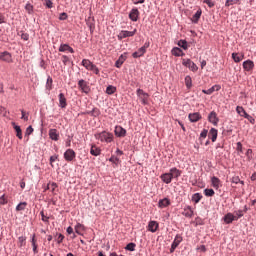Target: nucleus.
Returning <instances> with one entry per match:
<instances>
[{
	"label": "nucleus",
	"mask_w": 256,
	"mask_h": 256,
	"mask_svg": "<svg viewBox=\"0 0 256 256\" xmlns=\"http://www.w3.org/2000/svg\"><path fill=\"white\" fill-rule=\"evenodd\" d=\"M126 60H127V53L120 55V57L118 58V60L115 63V67H117L119 69L121 67V65H123V63H125Z\"/></svg>",
	"instance_id": "nucleus-21"
},
{
	"label": "nucleus",
	"mask_w": 256,
	"mask_h": 256,
	"mask_svg": "<svg viewBox=\"0 0 256 256\" xmlns=\"http://www.w3.org/2000/svg\"><path fill=\"white\" fill-rule=\"evenodd\" d=\"M12 125L16 131V136L18 137V139H23V132L21 130V126H17L15 122H12Z\"/></svg>",
	"instance_id": "nucleus-29"
},
{
	"label": "nucleus",
	"mask_w": 256,
	"mask_h": 256,
	"mask_svg": "<svg viewBox=\"0 0 256 256\" xmlns=\"http://www.w3.org/2000/svg\"><path fill=\"white\" fill-rule=\"evenodd\" d=\"M232 59L235 63H241V61H243V55H239L238 53H232Z\"/></svg>",
	"instance_id": "nucleus-34"
},
{
	"label": "nucleus",
	"mask_w": 256,
	"mask_h": 256,
	"mask_svg": "<svg viewBox=\"0 0 256 256\" xmlns=\"http://www.w3.org/2000/svg\"><path fill=\"white\" fill-rule=\"evenodd\" d=\"M253 67H255V64L251 60H246L243 62V68L245 71H253Z\"/></svg>",
	"instance_id": "nucleus-22"
},
{
	"label": "nucleus",
	"mask_w": 256,
	"mask_h": 256,
	"mask_svg": "<svg viewBox=\"0 0 256 256\" xmlns=\"http://www.w3.org/2000/svg\"><path fill=\"white\" fill-rule=\"evenodd\" d=\"M188 119L189 121H191V123H197V121H200L201 119V114H199L198 112L189 114Z\"/></svg>",
	"instance_id": "nucleus-19"
},
{
	"label": "nucleus",
	"mask_w": 256,
	"mask_h": 256,
	"mask_svg": "<svg viewBox=\"0 0 256 256\" xmlns=\"http://www.w3.org/2000/svg\"><path fill=\"white\" fill-rule=\"evenodd\" d=\"M159 229V224L156 221H150L148 224V231L155 233Z\"/></svg>",
	"instance_id": "nucleus-23"
},
{
	"label": "nucleus",
	"mask_w": 256,
	"mask_h": 256,
	"mask_svg": "<svg viewBox=\"0 0 256 256\" xmlns=\"http://www.w3.org/2000/svg\"><path fill=\"white\" fill-rule=\"evenodd\" d=\"M27 208V202H21L16 206V211H25Z\"/></svg>",
	"instance_id": "nucleus-38"
},
{
	"label": "nucleus",
	"mask_w": 256,
	"mask_h": 256,
	"mask_svg": "<svg viewBox=\"0 0 256 256\" xmlns=\"http://www.w3.org/2000/svg\"><path fill=\"white\" fill-rule=\"evenodd\" d=\"M183 241V237H181V235H176L175 239L171 245L170 248V253H175V250L179 247V245L181 244V242Z\"/></svg>",
	"instance_id": "nucleus-7"
},
{
	"label": "nucleus",
	"mask_w": 256,
	"mask_h": 256,
	"mask_svg": "<svg viewBox=\"0 0 256 256\" xmlns=\"http://www.w3.org/2000/svg\"><path fill=\"white\" fill-rule=\"evenodd\" d=\"M204 195L206 197H213V195H215V190H213V189H205L204 190Z\"/></svg>",
	"instance_id": "nucleus-42"
},
{
	"label": "nucleus",
	"mask_w": 256,
	"mask_h": 256,
	"mask_svg": "<svg viewBox=\"0 0 256 256\" xmlns=\"http://www.w3.org/2000/svg\"><path fill=\"white\" fill-rule=\"evenodd\" d=\"M101 115V111L98 108H93L91 110V117H99Z\"/></svg>",
	"instance_id": "nucleus-43"
},
{
	"label": "nucleus",
	"mask_w": 256,
	"mask_h": 256,
	"mask_svg": "<svg viewBox=\"0 0 256 256\" xmlns=\"http://www.w3.org/2000/svg\"><path fill=\"white\" fill-rule=\"evenodd\" d=\"M21 39H23V41H29V34H27V33H22Z\"/></svg>",
	"instance_id": "nucleus-59"
},
{
	"label": "nucleus",
	"mask_w": 256,
	"mask_h": 256,
	"mask_svg": "<svg viewBox=\"0 0 256 256\" xmlns=\"http://www.w3.org/2000/svg\"><path fill=\"white\" fill-rule=\"evenodd\" d=\"M75 157H76V154H75V151L73 149H68L64 153L65 161H73V159H75Z\"/></svg>",
	"instance_id": "nucleus-12"
},
{
	"label": "nucleus",
	"mask_w": 256,
	"mask_h": 256,
	"mask_svg": "<svg viewBox=\"0 0 256 256\" xmlns=\"http://www.w3.org/2000/svg\"><path fill=\"white\" fill-rule=\"evenodd\" d=\"M139 15H140L139 9L133 8V9L130 11V13H129V19H130V21H134V22L139 21Z\"/></svg>",
	"instance_id": "nucleus-10"
},
{
	"label": "nucleus",
	"mask_w": 256,
	"mask_h": 256,
	"mask_svg": "<svg viewBox=\"0 0 256 256\" xmlns=\"http://www.w3.org/2000/svg\"><path fill=\"white\" fill-rule=\"evenodd\" d=\"M95 138L98 141H101L102 143H111V141H113V134L109 133V132H101L98 134H95Z\"/></svg>",
	"instance_id": "nucleus-1"
},
{
	"label": "nucleus",
	"mask_w": 256,
	"mask_h": 256,
	"mask_svg": "<svg viewBox=\"0 0 256 256\" xmlns=\"http://www.w3.org/2000/svg\"><path fill=\"white\" fill-rule=\"evenodd\" d=\"M21 113H22L21 119H23L24 121H29V113L25 112V110H21Z\"/></svg>",
	"instance_id": "nucleus-47"
},
{
	"label": "nucleus",
	"mask_w": 256,
	"mask_h": 256,
	"mask_svg": "<svg viewBox=\"0 0 256 256\" xmlns=\"http://www.w3.org/2000/svg\"><path fill=\"white\" fill-rule=\"evenodd\" d=\"M49 137L52 141H59V133H57V129H50Z\"/></svg>",
	"instance_id": "nucleus-27"
},
{
	"label": "nucleus",
	"mask_w": 256,
	"mask_h": 256,
	"mask_svg": "<svg viewBox=\"0 0 256 256\" xmlns=\"http://www.w3.org/2000/svg\"><path fill=\"white\" fill-rule=\"evenodd\" d=\"M178 46L181 47L182 49H184V51H187V49H189V45L187 44V41H185V40H180L178 42Z\"/></svg>",
	"instance_id": "nucleus-39"
},
{
	"label": "nucleus",
	"mask_w": 256,
	"mask_h": 256,
	"mask_svg": "<svg viewBox=\"0 0 256 256\" xmlns=\"http://www.w3.org/2000/svg\"><path fill=\"white\" fill-rule=\"evenodd\" d=\"M169 173L172 179H179V177H181V170L177 169L176 167L171 168Z\"/></svg>",
	"instance_id": "nucleus-17"
},
{
	"label": "nucleus",
	"mask_w": 256,
	"mask_h": 256,
	"mask_svg": "<svg viewBox=\"0 0 256 256\" xmlns=\"http://www.w3.org/2000/svg\"><path fill=\"white\" fill-rule=\"evenodd\" d=\"M114 133H115L116 137H125V135H127V130H125L121 126H116Z\"/></svg>",
	"instance_id": "nucleus-14"
},
{
	"label": "nucleus",
	"mask_w": 256,
	"mask_h": 256,
	"mask_svg": "<svg viewBox=\"0 0 256 256\" xmlns=\"http://www.w3.org/2000/svg\"><path fill=\"white\" fill-rule=\"evenodd\" d=\"M211 183L214 189H219V187H221V180H219V178H217L216 176H213L211 178Z\"/></svg>",
	"instance_id": "nucleus-28"
},
{
	"label": "nucleus",
	"mask_w": 256,
	"mask_h": 256,
	"mask_svg": "<svg viewBox=\"0 0 256 256\" xmlns=\"http://www.w3.org/2000/svg\"><path fill=\"white\" fill-rule=\"evenodd\" d=\"M217 135H218L217 129L211 128L208 133V137L209 139H211L212 143H215V141H217Z\"/></svg>",
	"instance_id": "nucleus-18"
},
{
	"label": "nucleus",
	"mask_w": 256,
	"mask_h": 256,
	"mask_svg": "<svg viewBox=\"0 0 256 256\" xmlns=\"http://www.w3.org/2000/svg\"><path fill=\"white\" fill-rule=\"evenodd\" d=\"M26 241H27V237H25V236H20V237L18 238V246H19V247H25Z\"/></svg>",
	"instance_id": "nucleus-37"
},
{
	"label": "nucleus",
	"mask_w": 256,
	"mask_h": 256,
	"mask_svg": "<svg viewBox=\"0 0 256 256\" xmlns=\"http://www.w3.org/2000/svg\"><path fill=\"white\" fill-rule=\"evenodd\" d=\"M208 121L209 123H212V125L217 127V125L219 124V117H217V112H210V114L208 115Z\"/></svg>",
	"instance_id": "nucleus-9"
},
{
	"label": "nucleus",
	"mask_w": 256,
	"mask_h": 256,
	"mask_svg": "<svg viewBox=\"0 0 256 256\" xmlns=\"http://www.w3.org/2000/svg\"><path fill=\"white\" fill-rule=\"evenodd\" d=\"M185 85L187 89H191V87H193V80L191 79V76L185 77Z\"/></svg>",
	"instance_id": "nucleus-35"
},
{
	"label": "nucleus",
	"mask_w": 256,
	"mask_h": 256,
	"mask_svg": "<svg viewBox=\"0 0 256 256\" xmlns=\"http://www.w3.org/2000/svg\"><path fill=\"white\" fill-rule=\"evenodd\" d=\"M63 239H65V236L63 234H59L57 238V243L59 244L63 243Z\"/></svg>",
	"instance_id": "nucleus-56"
},
{
	"label": "nucleus",
	"mask_w": 256,
	"mask_h": 256,
	"mask_svg": "<svg viewBox=\"0 0 256 256\" xmlns=\"http://www.w3.org/2000/svg\"><path fill=\"white\" fill-rule=\"evenodd\" d=\"M8 203V198L5 194H3L1 197H0V205H7Z\"/></svg>",
	"instance_id": "nucleus-45"
},
{
	"label": "nucleus",
	"mask_w": 256,
	"mask_h": 256,
	"mask_svg": "<svg viewBox=\"0 0 256 256\" xmlns=\"http://www.w3.org/2000/svg\"><path fill=\"white\" fill-rule=\"evenodd\" d=\"M0 61H5L6 63H11V61H13L11 53H9L7 51L0 52Z\"/></svg>",
	"instance_id": "nucleus-11"
},
{
	"label": "nucleus",
	"mask_w": 256,
	"mask_h": 256,
	"mask_svg": "<svg viewBox=\"0 0 256 256\" xmlns=\"http://www.w3.org/2000/svg\"><path fill=\"white\" fill-rule=\"evenodd\" d=\"M48 189H50L51 193H55V189H57V183H48Z\"/></svg>",
	"instance_id": "nucleus-44"
},
{
	"label": "nucleus",
	"mask_w": 256,
	"mask_h": 256,
	"mask_svg": "<svg viewBox=\"0 0 256 256\" xmlns=\"http://www.w3.org/2000/svg\"><path fill=\"white\" fill-rule=\"evenodd\" d=\"M160 179L163 181V183H166L167 185H169V183L173 181V178L171 177L170 172L162 174L160 176Z\"/></svg>",
	"instance_id": "nucleus-20"
},
{
	"label": "nucleus",
	"mask_w": 256,
	"mask_h": 256,
	"mask_svg": "<svg viewBox=\"0 0 256 256\" xmlns=\"http://www.w3.org/2000/svg\"><path fill=\"white\" fill-rule=\"evenodd\" d=\"M33 133V126H29L27 129H26V132H25V135L29 136Z\"/></svg>",
	"instance_id": "nucleus-55"
},
{
	"label": "nucleus",
	"mask_w": 256,
	"mask_h": 256,
	"mask_svg": "<svg viewBox=\"0 0 256 256\" xmlns=\"http://www.w3.org/2000/svg\"><path fill=\"white\" fill-rule=\"evenodd\" d=\"M182 215H184V217H189V218L193 217V209H191V206L184 208Z\"/></svg>",
	"instance_id": "nucleus-31"
},
{
	"label": "nucleus",
	"mask_w": 256,
	"mask_h": 256,
	"mask_svg": "<svg viewBox=\"0 0 256 256\" xmlns=\"http://www.w3.org/2000/svg\"><path fill=\"white\" fill-rule=\"evenodd\" d=\"M46 89L48 91H51V89H53V78H51V76H48L47 78Z\"/></svg>",
	"instance_id": "nucleus-36"
},
{
	"label": "nucleus",
	"mask_w": 256,
	"mask_h": 256,
	"mask_svg": "<svg viewBox=\"0 0 256 256\" xmlns=\"http://www.w3.org/2000/svg\"><path fill=\"white\" fill-rule=\"evenodd\" d=\"M90 153L94 157H99V155H101V148L97 147V145H92L90 149Z\"/></svg>",
	"instance_id": "nucleus-26"
},
{
	"label": "nucleus",
	"mask_w": 256,
	"mask_h": 256,
	"mask_svg": "<svg viewBox=\"0 0 256 256\" xmlns=\"http://www.w3.org/2000/svg\"><path fill=\"white\" fill-rule=\"evenodd\" d=\"M62 63H64L65 65H67V63H69V57L66 55L62 56Z\"/></svg>",
	"instance_id": "nucleus-58"
},
{
	"label": "nucleus",
	"mask_w": 256,
	"mask_h": 256,
	"mask_svg": "<svg viewBox=\"0 0 256 256\" xmlns=\"http://www.w3.org/2000/svg\"><path fill=\"white\" fill-rule=\"evenodd\" d=\"M32 247H33V253L34 255H37V253H39V250L37 249V244H32Z\"/></svg>",
	"instance_id": "nucleus-62"
},
{
	"label": "nucleus",
	"mask_w": 256,
	"mask_h": 256,
	"mask_svg": "<svg viewBox=\"0 0 256 256\" xmlns=\"http://www.w3.org/2000/svg\"><path fill=\"white\" fill-rule=\"evenodd\" d=\"M169 205H171L169 198H164L158 202V207H160V209H165V207H169Z\"/></svg>",
	"instance_id": "nucleus-24"
},
{
	"label": "nucleus",
	"mask_w": 256,
	"mask_h": 256,
	"mask_svg": "<svg viewBox=\"0 0 256 256\" xmlns=\"http://www.w3.org/2000/svg\"><path fill=\"white\" fill-rule=\"evenodd\" d=\"M78 87L82 93H85L86 95L91 91V88L89 87V83L87 81L81 79L78 81Z\"/></svg>",
	"instance_id": "nucleus-6"
},
{
	"label": "nucleus",
	"mask_w": 256,
	"mask_h": 256,
	"mask_svg": "<svg viewBox=\"0 0 256 256\" xmlns=\"http://www.w3.org/2000/svg\"><path fill=\"white\" fill-rule=\"evenodd\" d=\"M237 151H243V144H241V142L237 143Z\"/></svg>",
	"instance_id": "nucleus-63"
},
{
	"label": "nucleus",
	"mask_w": 256,
	"mask_h": 256,
	"mask_svg": "<svg viewBox=\"0 0 256 256\" xmlns=\"http://www.w3.org/2000/svg\"><path fill=\"white\" fill-rule=\"evenodd\" d=\"M137 33V29H134V31H127V30H122L118 34V39L119 41H122V39H126V37H133Z\"/></svg>",
	"instance_id": "nucleus-8"
},
{
	"label": "nucleus",
	"mask_w": 256,
	"mask_h": 256,
	"mask_svg": "<svg viewBox=\"0 0 256 256\" xmlns=\"http://www.w3.org/2000/svg\"><path fill=\"white\" fill-rule=\"evenodd\" d=\"M58 51L60 53H66V51H69V53H75V50L69 44H61Z\"/></svg>",
	"instance_id": "nucleus-15"
},
{
	"label": "nucleus",
	"mask_w": 256,
	"mask_h": 256,
	"mask_svg": "<svg viewBox=\"0 0 256 256\" xmlns=\"http://www.w3.org/2000/svg\"><path fill=\"white\" fill-rule=\"evenodd\" d=\"M59 99V107H61V109H65L67 107V98H65V94L60 93L58 96Z\"/></svg>",
	"instance_id": "nucleus-16"
},
{
	"label": "nucleus",
	"mask_w": 256,
	"mask_h": 256,
	"mask_svg": "<svg viewBox=\"0 0 256 256\" xmlns=\"http://www.w3.org/2000/svg\"><path fill=\"white\" fill-rule=\"evenodd\" d=\"M82 66L85 67V69H87V71H93V73H95V75H99V68L97 67V65L93 64V62H91V60L83 59Z\"/></svg>",
	"instance_id": "nucleus-2"
},
{
	"label": "nucleus",
	"mask_w": 256,
	"mask_h": 256,
	"mask_svg": "<svg viewBox=\"0 0 256 256\" xmlns=\"http://www.w3.org/2000/svg\"><path fill=\"white\" fill-rule=\"evenodd\" d=\"M201 10H198L191 18L192 23H199V19H201Z\"/></svg>",
	"instance_id": "nucleus-33"
},
{
	"label": "nucleus",
	"mask_w": 256,
	"mask_h": 256,
	"mask_svg": "<svg viewBox=\"0 0 256 256\" xmlns=\"http://www.w3.org/2000/svg\"><path fill=\"white\" fill-rule=\"evenodd\" d=\"M67 17H68L67 13L64 12V13L60 14L59 19H60V21H65L67 19Z\"/></svg>",
	"instance_id": "nucleus-57"
},
{
	"label": "nucleus",
	"mask_w": 256,
	"mask_h": 256,
	"mask_svg": "<svg viewBox=\"0 0 256 256\" xmlns=\"http://www.w3.org/2000/svg\"><path fill=\"white\" fill-rule=\"evenodd\" d=\"M46 7H48V9H53V2L51 0H46Z\"/></svg>",
	"instance_id": "nucleus-61"
},
{
	"label": "nucleus",
	"mask_w": 256,
	"mask_h": 256,
	"mask_svg": "<svg viewBox=\"0 0 256 256\" xmlns=\"http://www.w3.org/2000/svg\"><path fill=\"white\" fill-rule=\"evenodd\" d=\"M215 91H221V85H214L208 90H202V93H204L205 95H213Z\"/></svg>",
	"instance_id": "nucleus-13"
},
{
	"label": "nucleus",
	"mask_w": 256,
	"mask_h": 256,
	"mask_svg": "<svg viewBox=\"0 0 256 256\" xmlns=\"http://www.w3.org/2000/svg\"><path fill=\"white\" fill-rule=\"evenodd\" d=\"M40 215H41L42 221H44V223H49V217H47V216L45 215V212L41 211V212H40Z\"/></svg>",
	"instance_id": "nucleus-49"
},
{
	"label": "nucleus",
	"mask_w": 256,
	"mask_h": 256,
	"mask_svg": "<svg viewBox=\"0 0 256 256\" xmlns=\"http://www.w3.org/2000/svg\"><path fill=\"white\" fill-rule=\"evenodd\" d=\"M59 159V156L58 155H53L50 157V165L51 167H53V163H55V161Z\"/></svg>",
	"instance_id": "nucleus-50"
},
{
	"label": "nucleus",
	"mask_w": 256,
	"mask_h": 256,
	"mask_svg": "<svg viewBox=\"0 0 256 256\" xmlns=\"http://www.w3.org/2000/svg\"><path fill=\"white\" fill-rule=\"evenodd\" d=\"M236 113H238V115H240V117H244V119L248 115L247 111H245V108H243V106H237L236 107Z\"/></svg>",
	"instance_id": "nucleus-30"
},
{
	"label": "nucleus",
	"mask_w": 256,
	"mask_h": 256,
	"mask_svg": "<svg viewBox=\"0 0 256 256\" xmlns=\"http://www.w3.org/2000/svg\"><path fill=\"white\" fill-rule=\"evenodd\" d=\"M245 119H247L252 125H255V118H253L251 115L247 114Z\"/></svg>",
	"instance_id": "nucleus-51"
},
{
	"label": "nucleus",
	"mask_w": 256,
	"mask_h": 256,
	"mask_svg": "<svg viewBox=\"0 0 256 256\" xmlns=\"http://www.w3.org/2000/svg\"><path fill=\"white\" fill-rule=\"evenodd\" d=\"M115 91H117V88L115 86L110 85L106 88L107 95H113V93H115Z\"/></svg>",
	"instance_id": "nucleus-41"
},
{
	"label": "nucleus",
	"mask_w": 256,
	"mask_h": 256,
	"mask_svg": "<svg viewBox=\"0 0 256 256\" xmlns=\"http://www.w3.org/2000/svg\"><path fill=\"white\" fill-rule=\"evenodd\" d=\"M204 3H206L210 8L215 7V2H213V0H204Z\"/></svg>",
	"instance_id": "nucleus-53"
},
{
	"label": "nucleus",
	"mask_w": 256,
	"mask_h": 256,
	"mask_svg": "<svg viewBox=\"0 0 256 256\" xmlns=\"http://www.w3.org/2000/svg\"><path fill=\"white\" fill-rule=\"evenodd\" d=\"M110 163H114L115 165H117L119 163V158L115 157V156H112L110 159H109Z\"/></svg>",
	"instance_id": "nucleus-52"
},
{
	"label": "nucleus",
	"mask_w": 256,
	"mask_h": 256,
	"mask_svg": "<svg viewBox=\"0 0 256 256\" xmlns=\"http://www.w3.org/2000/svg\"><path fill=\"white\" fill-rule=\"evenodd\" d=\"M231 5H237V0H227L225 7H231Z\"/></svg>",
	"instance_id": "nucleus-48"
},
{
	"label": "nucleus",
	"mask_w": 256,
	"mask_h": 256,
	"mask_svg": "<svg viewBox=\"0 0 256 256\" xmlns=\"http://www.w3.org/2000/svg\"><path fill=\"white\" fill-rule=\"evenodd\" d=\"M135 247H137L135 243H129L128 245H126L125 249L126 251H135Z\"/></svg>",
	"instance_id": "nucleus-46"
},
{
	"label": "nucleus",
	"mask_w": 256,
	"mask_h": 256,
	"mask_svg": "<svg viewBox=\"0 0 256 256\" xmlns=\"http://www.w3.org/2000/svg\"><path fill=\"white\" fill-rule=\"evenodd\" d=\"M83 228V225H81V223H78L76 226H75V231L78 235H80V232L81 229Z\"/></svg>",
	"instance_id": "nucleus-54"
},
{
	"label": "nucleus",
	"mask_w": 256,
	"mask_h": 256,
	"mask_svg": "<svg viewBox=\"0 0 256 256\" xmlns=\"http://www.w3.org/2000/svg\"><path fill=\"white\" fill-rule=\"evenodd\" d=\"M201 199H203V196L200 193H195L192 196V201H194V203H199V201H201Z\"/></svg>",
	"instance_id": "nucleus-40"
},
{
	"label": "nucleus",
	"mask_w": 256,
	"mask_h": 256,
	"mask_svg": "<svg viewBox=\"0 0 256 256\" xmlns=\"http://www.w3.org/2000/svg\"><path fill=\"white\" fill-rule=\"evenodd\" d=\"M172 55H174V57H181L185 55V53H183V50H181V48L175 47L172 49Z\"/></svg>",
	"instance_id": "nucleus-32"
},
{
	"label": "nucleus",
	"mask_w": 256,
	"mask_h": 256,
	"mask_svg": "<svg viewBox=\"0 0 256 256\" xmlns=\"http://www.w3.org/2000/svg\"><path fill=\"white\" fill-rule=\"evenodd\" d=\"M2 23H5V16L0 13V25H2Z\"/></svg>",
	"instance_id": "nucleus-64"
},
{
	"label": "nucleus",
	"mask_w": 256,
	"mask_h": 256,
	"mask_svg": "<svg viewBox=\"0 0 256 256\" xmlns=\"http://www.w3.org/2000/svg\"><path fill=\"white\" fill-rule=\"evenodd\" d=\"M182 65L190 69V71H193V73L197 72L199 69V67H197V64H195L191 59H183Z\"/></svg>",
	"instance_id": "nucleus-4"
},
{
	"label": "nucleus",
	"mask_w": 256,
	"mask_h": 256,
	"mask_svg": "<svg viewBox=\"0 0 256 256\" xmlns=\"http://www.w3.org/2000/svg\"><path fill=\"white\" fill-rule=\"evenodd\" d=\"M147 48H149V44L145 43L144 46H142L140 49H138V51H136L132 54V57L134 59H139V57H143V55H145V53H147Z\"/></svg>",
	"instance_id": "nucleus-5"
},
{
	"label": "nucleus",
	"mask_w": 256,
	"mask_h": 256,
	"mask_svg": "<svg viewBox=\"0 0 256 256\" xmlns=\"http://www.w3.org/2000/svg\"><path fill=\"white\" fill-rule=\"evenodd\" d=\"M237 220V217H235L232 213H228L224 216V222L229 225L230 223H233V221Z\"/></svg>",
	"instance_id": "nucleus-25"
},
{
	"label": "nucleus",
	"mask_w": 256,
	"mask_h": 256,
	"mask_svg": "<svg viewBox=\"0 0 256 256\" xmlns=\"http://www.w3.org/2000/svg\"><path fill=\"white\" fill-rule=\"evenodd\" d=\"M208 133H209V131H207V130L204 129V130L201 132L200 137H202V139H205V138L207 137Z\"/></svg>",
	"instance_id": "nucleus-60"
},
{
	"label": "nucleus",
	"mask_w": 256,
	"mask_h": 256,
	"mask_svg": "<svg viewBox=\"0 0 256 256\" xmlns=\"http://www.w3.org/2000/svg\"><path fill=\"white\" fill-rule=\"evenodd\" d=\"M136 95L140 99L142 105H147L149 103V94L143 91V89H138Z\"/></svg>",
	"instance_id": "nucleus-3"
}]
</instances>
